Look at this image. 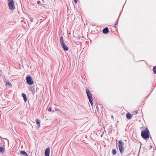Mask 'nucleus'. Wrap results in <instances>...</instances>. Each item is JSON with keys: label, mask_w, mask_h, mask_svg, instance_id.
Listing matches in <instances>:
<instances>
[{"label": "nucleus", "mask_w": 156, "mask_h": 156, "mask_svg": "<svg viewBox=\"0 0 156 156\" xmlns=\"http://www.w3.org/2000/svg\"><path fill=\"white\" fill-rule=\"evenodd\" d=\"M149 132L147 128L144 131H142L141 133V136L144 139L148 140L150 137L149 133Z\"/></svg>", "instance_id": "1"}, {"label": "nucleus", "mask_w": 156, "mask_h": 156, "mask_svg": "<svg viewBox=\"0 0 156 156\" xmlns=\"http://www.w3.org/2000/svg\"><path fill=\"white\" fill-rule=\"evenodd\" d=\"M86 92L87 94L88 98L91 105H92L93 101L92 100V94L90 93V91L87 88L86 89Z\"/></svg>", "instance_id": "2"}, {"label": "nucleus", "mask_w": 156, "mask_h": 156, "mask_svg": "<svg viewBox=\"0 0 156 156\" xmlns=\"http://www.w3.org/2000/svg\"><path fill=\"white\" fill-rule=\"evenodd\" d=\"M118 146L119 151L121 154H122L124 152V149L123 146L124 145V143L122 140H119L118 142Z\"/></svg>", "instance_id": "3"}, {"label": "nucleus", "mask_w": 156, "mask_h": 156, "mask_svg": "<svg viewBox=\"0 0 156 156\" xmlns=\"http://www.w3.org/2000/svg\"><path fill=\"white\" fill-rule=\"evenodd\" d=\"M9 6L11 10H14L15 9L14 3L13 0H9Z\"/></svg>", "instance_id": "4"}, {"label": "nucleus", "mask_w": 156, "mask_h": 156, "mask_svg": "<svg viewBox=\"0 0 156 156\" xmlns=\"http://www.w3.org/2000/svg\"><path fill=\"white\" fill-rule=\"evenodd\" d=\"M50 147L47 148L45 151L44 155L45 156H49Z\"/></svg>", "instance_id": "5"}, {"label": "nucleus", "mask_w": 156, "mask_h": 156, "mask_svg": "<svg viewBox=\"0 0 156 156\" xmlns=\"http://www.w3.org/2000/svg\"><path fill=\"white\" fill-rule=\"evenodd\" d=\"M61 46L63 48L64 51H67L69 50V48L67 47L65 43L62 44L61 45Z\"/></svg>", "instance_id": "6"}, {"label": "nucleus", "mask_w": 156, "mask_h": 156, "mask_svg": "<svg viewBox=\"0 0 156 156\" xmlns=\"http://www.w3.org/2000/svg\"><path fill=\"white\" fill-rule=\"evenodd\" d=\"M109 32V29L108 27L105 28L103 30V32L105 34H108Z\"/></svg>", "instance_id": "7"}, {"label": "nucleus", "mask_w": 156, "mask_h": 156, "mask_svg": "<svg viewBox=\"0 0 156 156\" xmlns=\"http://www.w3.org/2000/svg\"><path fill=\"white\" fill-rule=\"evenodd\" d=\"M126 117L128 119H130L132 117V115L129 113H127L126 115Z\"/></svg>", "instance_id": "8"}, {"label": "nucleus", "mask_w": 156, "mask_h": 156, "mask_svg": "<svg viewBox=\"0 0 156 156\" xmlns=\"http://www.w3.org/2000/svg\"><path fill=\"white\" fill-rule=\"evenodd\" d=\"M60 45L63 44H64V40L63 38L62 37H61L60 38Z\"/></svg>", "instance_id": "9"}, {"label": "nucleus", "mask_w": 156, "mask_h": 156, "mask_svg": "<svg viewBox=\"0 0 156 156\" xmlns=\"http://www.w3.org/2000/svg\"><path fill=\"white\" fill-rule=\"evenodd\" d=\"M20 152L23 156H28L26 152L24 151H21Z\"/></svg>", "instance_id": "10"}, {"label": "nucleus", "mask_w": 156, "mask_h": 156, "mask_svg": "<svg viewBox=\"0 0 156 156\" xmlns=\"http://www.w3.org/2000/svg\"><path fill=\"white\" fill-rule=\"evenodd\" d=\"M22 96L23 98V99L25 102L27 101V98L26 95L24 93H23L22 94Z\"/></svg>", "instance_id": "11"}, {"label": "nucleus", "mask_w": 156, "mask_h": 156, "mask_svg": "<svg viewBox=\"0 0 156 156\" xmlns=\"http://www.w3.org/2000/svg\"><path fill=\"white\" fill-rule=\"evenodd\" d=\"M26 80L27 83L29 85V75H28L26 78Z\"/></svg>", "instance_id": "12"}, {"label": "nucleus", "mask_w": 156, "mask_h": 156, "mask_svg": "<svg viewBox=\"0 0 156 156\" xmlns=\"http://www.w3.org/2000/svg\"><path fill=\"white\" fill-rule=\"evenodd\" d=\"M34 83V82L32 78L30 76V85H32Z\"/></svg>", "instance_id": "13"}, {"label": "nucleus", "mask_w": 156, "mask_h": 156, "mask_svg": "<svg viewBox=\"0 0 156 156\" xmlns=\"http://www.w3.org/2000/svg\"><path fill=\"white\" fill-rule=\"evenodd\" d=\"M5 151L4 149L2 147H0V152L4 153Z\"/></svg>", "instance_id": "14"}, {"label": "nucleus", "mask_w": 156, "mask_h": 156, "mask_svg": "<svg viewBox=\"0 0 156 156\" xmlns=\"http://www.w3.org/2000/svg\"><path fill=\"white\" fill-rule=\"evenodd\" d=\"M119 18H118L117 19V20L115 22V24H114V27L115 28L116 27V26L117 25V24H118V21H119Z\"/></svg>", "instance_id": "15"}, {"label": "nucleus", "mask_w": 156, "mask_h": 156, "mask_svg": "<svg viewBox=\"0 0 156 156\" xmlns=\"http://www.w3.org/2000/svg\"><path fill=\"white\" fill-rule=\"evenodd\" d=\"M112 153L113 155H115L116 153V151L115 149H113L112 150Z\"/></svg>", "instance_id": "16"}, {"label": "nucleus", "mask_w": 156, "mask_h": 156, "mask_svg": "<svg viewBox=\"0 0 156 156\" xmlns=\"http://www.w3.org/2000/svg\"><path fill=\"white\" fill-rule=\"evenodd\" d=\"M6 86H9L10 87H11L12 86L11 83L10 82H7L5 84Z\"/></svg>", "instance_id": "17"}, {"label": "nucleus", "mask_w": 156, "mask_h": 156, "mask_svg": "<svg viewBox=\"0 0 156 156\" xmlns=\"http://www.w3.org/2000/svg\"><path fill=\"white\" fill-rule=\"evenodd\" d=\"M153 70L154 72V73L155 74H156V66H154L153 69Z\"/></svg>", "instance_id": "18"}, {"label": "nucleus", "mask_w": 156, "mask_h": 156, "mask_svg": "<svg viewBox=\"0 0 156 156\" xmlns=\"http://www.w3.org/2000/svg\"><path fill=\"white\" fill-rule=\"evenodd\" d=\"M36 122L37 124H40V121L38 119H36Z\"/></svg>", "instance_id": "19"}, {"label": "nucleus", "mask_w": 156, "mask_h": 156, "mask_svg": "<svg viewBox=\"0 0 156 156\" xmlns=\"http://www.w3.org/2000/svg\"><path fill=\"white\" fill-rule=\"evenodd\" d=\"M34 87H33L32 88V87H30V90L31 91H34Z\"/></svg>", "instance_id": "20"}, {"label": "nucleus", "mask_w": 156, "mask_h": 156, "mask_svg": "<svg viewBox=\"0 0 156 156\" xmlns=\"http://www.w3.org/2000/svg\"><path fill=\"white\" fill-rule=\"evenodd\" d=\"M51 110H52V108H51V107L49 108H48V110L49 111V112H50V111H51Z\"/></svg>", "instance_id": "21"}, {"label": "nucleus", "mask_w": 156, "mask_h": 156, "mask_svg": "<svg viewBox=\"0 0 156 156\" xmlns=\"http://www.w3.org/2000/svg\"><path fill=\"white\" fill-rule=\"evenodd\" d=\"M96 109H97V110L98 111V110H99V108H98V105L96 106Z\"/></svg>", "instance_id": "22"}, {"label": "nucleus", "mask_w": 156, "mask_h": 156, "mask_svg": "<svg viewBox=\"0 0 156 156\" xmlns=\"http://www.w3.org/2000/svg\"><path fill=\"white\" fill-rule=\"evenodd\" d=\"M41 3V2L40 1H38L37 2V4H39Z\"/></svg>", "instance_id": "23"}, {"label": "nucleus", "mask_w": 156, "mask_h": 156, "mask_svg": "<svg viewBox=\"0 0 156 156\" xmlns=\"http://www.w3.org/2000/svg\"><path fill=\"white\" fill-rule=\"evenodd\" d=\"M73 1L74 2L76 3L78 2V0H73Z\"/></svg>", "instance_id": "24"}, {"label": "nucleus", "mask_w": 156, "mask_h": 156, "mask_svg": "<svg viewBox=\"0 0 156 156\" xmlns=\"http://www.w3.org/2000/svg\"><path fill=\"white\" fill-rule=\"evenodd\" d=\"M116 146H117V139L116 140Z\"/></svg>", "instance_id": "25"}, {"label": "nucleus", "mask_w": 156, "mask_h": 156, "mask_svg": "<svg viewBox=\"0 0 156 156\" xmlns=\"http://www.w3.org/2000/svg\"><path fill=\"white\" fill-rule=\"evenodd\" d=\"M30 21H31V22H33V19L31 18L30 19Z\"/></svg>", "instance_id": "26"}, {"label": "nucleus", "mask_w": 156, "mask_h": 156, "mask_svg": "<svg viewBox=\"0 0 156 156\" xmlns=\"http://www.w3.org/2000/svg\"><path fill=\"white\" fill-rule=\"evenodd\" d=\"M135 112L136 113V114L137 113V111H135Z\"/></svg>", "instance_id": "27"}, {"label": "nucleus", "mask_w": 156, "mask_h": 156, "mask_svg": "<svg viewBox=\"0 0 156 156\" xmlns=\"http://www.w3.org/2000/svg\"><path fill=\"white\" fill-rule=\"evenodd\" d=\"M32 93H33V91H32Z\"/></svg>", "instance_id": "28"}]
</instances>
